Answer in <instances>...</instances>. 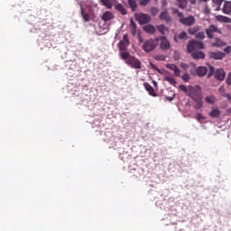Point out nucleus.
I'll list each match as a JSON object with an SVG mask.
<instances>
[{
  "mask_svg": "<svg viewBox=\"0 0 231 231\" xmlns=\"http://www.w3.org/2000/svg\"><path fill=\"white\" fill-rule=\"evenodd\" d=\"M156 60H165V58L163 56H157Z\"/></svg>",
  "mask_w": 231,
  "mask_h": 231,
  "instance_id": "nucleus-53",
  "label": "nucleus"
},
{
  "mask_svg": "<svg viewBox=\"0 0 231 231\" xmlns=\"http://www.w3.org/2000/svg\"><path fill=\"white\" fill-rule=\"evenodd\" d=\"M180 68H182V69L187 70L189 69V65L186 63H180Z\"/></svg>",
  "mask_w": 231,
  "mask_h": 231,
  "instance_id": "nucleus-47",
  "label": "nucleus"
},
{
  "mask_svg": "<svg viewBox=\"0 0 231 231\" xmlns=\"http://www.w3.org/2000/svg\"><path fill=\"white\" fill-rule=\"evenodd\" d=\"M181 79H182L183 81L189 82V80H190V76L188 73H186V74L181 76Z\"/></svg>",
  "mask_w": 231,
  "mask_h": 231,
  "instance_id": "nucleus-40",
  "label": "nucleus"
},
{
  "mask_svg": "<svg viewBox=\"0 0 231 231\" xmlns=\"http://www.w3.org/2000/svg\"><path fill=\"white\" fill-rule=\"evenodd\" d=\"M178 66H176V64H171V63H168L167 65H166V68L168 69H171V71H174V69H175V68H177Z\"/></svg>",
  "mask_w": 231,
  "mask_h": 231,
  "instance_id": "nucleus-39",
  "label": "nucleus"
},
{
  "mask_svg": "<svg viewBox=\"0 0 231 231\" xmlns=\"http://www.w3.org/2000/svg\"><path fill=\"white\" fill-rule=\"evenodd\" d=\"M200 1H202L203 3H207V1H208V0H200Z\"/></svg>",
  "mask_w": 231,
  "mask_h": 231,
  "instance_id": "nucleus-57",
  "label": "nucleus"
},
{
  "mask_svg": "<svg viewBox=\"0 0 231 231\" xmlns=\"http://www.w3.org/2000/svg\"><path fill=\"white\" fill-rule=\"evenodd\" d=\"M145 88L149 95H151V97H157L156 92H154V88H152V86L147 84Z\"/></svg>",
  "mask_w": 231,
  "mask_h": 231,
  "instance_id": "nucleus-26",
  "label": "nucleus"
},
{
  "mask_svg": "<svg viewBox=\"0 0 231 231\" xmlns=\"http://www.w3.org/2000/svg\"><path fill=\"white\" fill-rule=\"evenodd\" d=\"M113 1L115 0H100V3L110 10V8H113Z\"/></svg>",
  "mask_w": 231,
  "mask_h": 231,
  "instance_id": "nucleus-22",
  "label": "nucleus"
},
{
  "mask_svg": "<svg viewBox=\"0 0 231 231\" xmlns=\"http://www.w3.org/2000/svg\"><path fill=\"white\" fill-rule=\"evenodd\" d=\"M160 41V50L162 51H167V50H171V42L167 39L165 36H160L159 38Z\"/></svg>",
  "mask_w": 231,
  "mask_h": 231,
  "instance_id": "nucleus-7",
  "label": "nucleus"
},
{
  "mask_svg": "<svg viewBox=\"0 0 231 231\" xmlns=\"http://www.w3.org/2000/svg\"><path fill=\"white\" fill-rule=\"evenodd\" d=\"M174 60H180V52L176 51L173 54Z\"/></svg>",
  "mask_w": 231,
  "mask_h": 231,
  "instance_id": "nucleus-44",
  "label": "nucleus"
},
{
  "mask_svg": "<svg viewBox=\"0 0 231 231\" xmlns=\"http://www.w3.org/2000/svg\"><path fill=\"white\" fill-rule=\"evenodd\" d=\"M208 71V69L207 67L199 66L196 69V73L198 77H205L207 75V72Z\"/></svg>",
  "mask_w": 231,
  "mask_h": 231,
  "instance_id": "nucleus-14",
  "label": "nucleus"
},
{
  "mask_svg": "<svg viewBox=\"0 0 231 231\" xmlns=\"http://www.w3.org/2000/svg\"><path fill=\"white\" fill-rule=\"evenodd\" d=\"M222 97H224V98H227V100H231V97L230 94L225 92L224 94H222Z\"/></svg>",
  "mask_w": 231,
  "mask_h": 231,
  "instance_id": "nucleus-46",
  "label": "nucleus"
},
{
  "mask_svg": "<svg viewBox=\"0 0 231 231\" xmlns=\"http://www.w3.org/2000/svg\"><path fill=\"white\" fill-rule=\"evenodd\" d=\"M213 3L215 5H221V3H223V0H213Z\"/></svg>",
  "mask_w": 231,
  "mask_h": 231,
  "instance_id": "nucleus-52",
  "label": "nucleus"
},
{
  "mask_svg": "<svg viewBox=\"0 0 231 231\" xmlns=\"http://www.w3.org/2000/svg\"><path fill=\"white\" fill-rule=\"evenodd\" d=\"M191 57L194 60H199L200 59H205V52L201 51H195L191 52Z\"/></svg>",
  "mask_w": 231,
  "mask_h": 231,
  "instance_id": "nucleus-13",
  "label": "nucleus"
},
{
  "mask_svg": "<svg viewBox=\"0 0 231 231\" xmlns=\"http://www.w3.org/2000/svg\"><path fill=\"white\" fill-rule=\"evenodd\" d=\"M196 120H198V122H201V120H207V117L203 116L201 113H198L196 115Z\"/></svg>",
  "mask_w": 231,
  "mask_h": 231,
  "instance_id": "nucleus-35",
  "label": "nucleus"
},
{
  "mask_svg": "<svg viewBox=\"0 0 231 231\" xmlns=\"http://www.w3.org/2000/svg\"><path fill=\"white\" fill-rule=\"evenodd\" d=\"M171 10H172V14H177L180 19L183 17V13H180L178 9L171 8Z\"/></svg>",
  "mask_w": 231,
  "mask_h": 231,
  "instance_id": "nucleus-34",
  "label": "nucleus"
},
{
  "mask_svg": "<svg viewBox=\"0 0 231 231\" xmlns=\"http://www.w3.org/2000/svg\"><path fill=\"white\" fill-rule=\"evenodd\" d=\"M224 23H231V19L229 17L224 16Z\"/></svg>",
  "mask_w": 231,
  "mask_h": 231,
  "instance_id": "nucleus-50",
  "label": "nucleus"
},
{
  "mask_svg": "<svg viewBox=\"0 0 231 231\" xmlns=\"http://www.w3.org/2000/svg\"><path fill=\"white\" fill-rule=\"evenodd\" d=\"M214 33H219L221 35V30L217 26L211 24L206 29L208 39H214Z\"/></svg>",
  "mask_w": 231,
  "mask_h": 231,
  "instance_id": "nucleus-4",
  "label": "nucleus"
},
{
  "mask_svg": "<svg viewBox=\"0 0 231 231\" xmlns=\"http://www.w3.org/2000/svg\"><path fill=\"white\" fill-rule=\"evenodd\" d=\"M191 5H195L196 4V0H190Z\"/></svg>",
  "mask_w": 231,
  "mask_h": 231,
  "instance_id": "nucleus-54",
  "label": "nucleus"
},
{
  "mask_svg": "<svg viewBox=\"0 0 231 231\" xmlns=\"http://www.w3.org/2000/svg\"><path fill=\"white\" fill-rule=\"evenodd\" d=\"M157 30L162 35H165L166 33H169V29L165 25H163V24L157 25Z\"/></svg>",
  "mask_w": 231,
  "mask_h": 231,
  "instance_id": "nucleus-23",
  "label": "nucleus"
},
{
  "mask_svg": "<svg viewBox=\"0 0 231 231\" xmlns=\"http://www.w3.org/2000/svg\"><path fill=\"white\" fill-rule=\"evenodd\" d=\"M130 27L132 28V30H134V32H136V23H134V21H130Z\"/></svg>",
  "mask_w": 231,
  "mask_h": 231,
  "instance_id": "nucleus-41",
  "label": "nucleus"
},
{
  "mask_svg": "<svg viewBox=\"0 0 231 231\" xmlns=\"http://www.w3.org/2000/svg\"><path fill=\"white\" fill-rule=\"evenodd\" d=\"M128 5L130 6L132 12H136L137 5L134 0H128Z\"/></svg>",
  "mask_w": 231,
  "mask_h": 231,
  "instance_id": "nucleus-27",
  "label": "nucleus"
},
{
  "mask_svg": "<svg viewBox=\"0 0 231 231\" xmlns=\"http://www.w3.org/2000/svg\"><path fill=\"white\" fill-rule=\"evenodd\" d=\"M220 116H221V110H219V108H213L208 113V116H210V118H219Z\"/></svg>",
  "mask_w": 231,
  "mask_h": 231,
  "instance_id": "nucleus-16",
  "label": "nucleus"
},
{
  "mask_svg": "<svg viewBox=\"0 0 231 231\" xmlns=\"http://www.w3.org/2000/svg\"><path fill=\"white\" fill-rule=\"evenodd\" d=\"M226 83L227 84V86H231V72L228 73V75L226 79Z\"/></svg>",
  "mask_w": 231,
  "mask_h": 231,
  "instance_id": "nucleus-42",
  "label": "nucleus"
},
{
  "mask_svg": "<svg viewBox=\"0 0 231 231\" xmlns=\"http://www.w3.org/2000/svg\"><path fill=\"white\" fill-rule=\"evenodd\" d=\"M120 57L123 60H125V64L134 68V69H142V62L140 60L135 58L134 56H131V54L127 51H121Z\"/></svg>",
  "mask_w": 231,
  "mask_h": 231,
  "instance_id": "nucleus-1",
  "label": "nucleus"
},
{
  "mask_svg": "<svg viewBox=\"0 0 231 231\" xmlns=\"http://www.w3.org/2000/svg\"><path fill=\"white\" fill-rule=\"evenodd\" d=\"M219 93H221V95H223L225 93V86H221L218 89Z\"/></svg>",
  "mask_w": 231,
  "mask_h": 231,
  "instance_id": "nucleus-49",
  "label": "nucleus"
},
{
  "mask_svg": "<svg viewBox=\"0 0 231 231\" xmlns=\"http://www.w3.org/2000/svg\"><path fill=\"white\" fill-rule=\"evenodd\" d=\"M198 32H199V26L191 27L188 30V32L189 33V35H196V33H198Z\"/></svg>",
  "mask_w": 231,
  "mask_h": 231,
  "instance_id": "nucleus-29",
  "label": "nucleus"
},
{
  "mask_svg": "<svg viewBox=\"0 0 231 231\" xmlns=\"http://www.w3.org/2000/svg\"><path fill=\"white\" fill-rule=\"evenodd\" d=\"M130 44L131 42H129V35L124 34L123 40H121L118 43V49L120 51H125L127 48H129Z\"/></svg>",
  "mask_w": 231,
  "mask_h": 231,
  "instance_id": "nucleus-5",
  "label": "nucleus"
},
{
  "mask_svg": "<svg viewBox=\"0 0 231 231\" xmlns=\"http://www.w3.org/2000/svg\"><path fill=\"white\" fill-rule=\"evenodd\" d=\"M194 102H196L194 108L195 109H201L203 107V97H197L196 99H193Z\"/></svg>",
  "mask_w": 231,
  "mask_h": 231,
  "instance_id": "nucleus-20",
  "label": "nucleus"
},
{
  "mask_svg": "<svg viewBox=\"0 0 231 231\" xmlns=\"http://www.w3.org/2000/svg\"><path fill=\"white\" fill-rule=\"evenodd\" d=\"M216 19H217L219 23H224L225 16H223V15H217V16H216Z\"/></svg>",
  "mask_w": 231,
  "mask_h": 231,
  "instance_id": "nucleus-45",
  "label": "nucleus"
},
{
  "mask_svg": "<svg viewBox=\"0 0 231 231\" xmlns=\"http://www.w3.org/2000/svg\"><path fill=\"white\" fill-rule=\"evenodd\" d=\"M195 46L198 50H203L205 48V44H203V42L195 41Z\"/></svg>",
  "mask_w": 231,
  "mask_h": 231,
  "instance_id": "nucleus-31",
  "label": "nucleus"
},
{
  "mask_svg": "<svg viewBox=\"0 0 231 231\" xmlns=\"http://www.w3.org/2000/svg\"><path fill=\"white\" fill-rule=\"evenodd\" d=\"M143 30L146 32V33H155L156 32V29L154 28V26L148 24L146 26L143 27Z\"/></svg>",
  "mask_w": 231,
  "mask_h": 231,
  "instance_id": "nucleus-24",
  "label": "nucleus"
},
{
  "mask_svg": "<svg viewBox=\"0 0 231 231\" xmlns=\"http://www.w3.org/2000/svg\"><path fill=\"white\" fill-rule=\"evenodd\" d=\"M167 99L170 100V102H171V101L174 100V97H167Z\"/></svg>",
  "mask_w": 231,
  "mask_h": 231,
  "instance_id": "nucleus-55",
  "label": "nucleus"
},
{
  "mask_svg": "<svg viewBox=\"0 0 231 231\" xmlns=\"http://www.w3.org/2000/svg\"><path fill=\"white\" fill-rule=\"evenodd\" d=\"M177 3L179 5V8H181V10H185L189 2L187 0H177Z\"/></svg>",
  "mask_w": 231,
  "mask_h": 231,
  "instance_id": "nucleus-25",
  "label": "nucleus"
},
{
  "mask_svg": "<svg viewBox=\"0 0 231 231\" xmlns=\"http://www.w3.org/2000/svg\"><path fill=\"white\" fill-rule=\"evenodd\" d=\"M135 19L139 22V24H147L148 23H151V16L143 13L136 14Z\"/></svg>",
  "mask_w": 231,
  "mask_h": 231,
  "instance_id": "nucleus-6",
  "label": "nucleus"
},
{
  "mask_svg": "<svg viewBox=\"0 0 231 231\" xmlns=\"http://www.w3.org/2000/svg\"><path fill=\"white\" fill-rule=\"evenodd\" d=\"M205 100L208 104H211V105L216 104V97L214 96H207Z\"/></svg>",
  "mask_w": 231,
  "mask_h": 231,
  "instance_id": "nucleus-28",
  "label": "nucleus"
},
{
  "mask_svg": "<svg viewBox=\"0 0 231 231\" xmlns=\"http://www.w3.org/2000/svg\"><path fill=\"white\" fill-rule=\"evenodd\" d=\"M195 37L197 39H199V41H203V39H205V32H199L195 34Z\"/></svg>",
  "mask_w": 231,
  "mask_h": 231,
  "instance_id": "nucleus-33",
  "label": "nucleus"
},
{
  "mask_svg": "<svg viewBox=\"0 0 231 231\" xmlns=\"http://www.w3.org/2000/svg\"><path fill=\"white\" fill-rule=\"evenodd\" d=\"M224 51H226V53H230L231 51V47L227 46L226 48L224 49Z\"/></svg>",
  "mask_w": 231,
  "mask_h": 231,
  "instance_id": "nucleus-51",
  "label": "nucleus"
},
{
  "mask_svg": "<svg viewBox=\"0 0 231 231\" xmlns=\"http://www.w3.org/2000/svg\"><path fill=\"white\" fill-rule=\"evenodd\" d=\"M139 41H140L141 42H143V39H142V38H139Z\"/></svg>",
  "mask_w": 231,
  "mask_h": 231,
  "instance_id": "nucleus-56",
  "label": "nucleus"
},
{
  "mask_svg": "<svg viewBox=\"0 0 231 231\" xmlns=\"http://www.w3.org/2000/svg\"><path fill=\"white\" fill-rule=\"evenodd\" d=\"M150 66L153 69H156V71H158L160 73V69H158V67L154 64H152V62L150 63Z\"/></svg>",
  "mask_w": 231,
  "mask_h": 231,
  "instance_id": "nucleus-48",
  "label": "nucleus"
},
{
  "mask_svg": "<svg viewBox=\"0 0 231 231\" xmlns=\"http://www.w3.org/2000/svg\"><path fill=\"white\" fill-rule=\"evenodd\" d=\"M179 22L180 24H183L184 26H192L193 24H196V18L194 16L189 15L188 17H180Z\"/></svg>",
  "mask_w": 231,
  "mask_h": 231,
  "instance_id": "nucleus-8",
  "label": "nucleus"
},
{
  "mask_svg": "<svg viewBox=\"0 0 231 231\" xmlns=\"http://www.w3.org/2000/svg\"><path fill=\"white\" fill-rule=\"evenodd\" d=\"M212 46H214L215 48H221L225 46V42L219 38H215V42L212 43Z\"/></svg>",
  "mask_w": 231,
  "mask_h": 231,
  "instance_id": "nucleus-21",
  "label": "nucleus"
},
{
  "mask_svg": "<svg viewBox=\"0 0 231 231\" xmlns=\"http://www.w3.org/2000/svg\"><path fill=\"white\" fill-rule=\"evenodd\" d=\"M81 15H82V18L85 21V23L89 22V14H84V9L83 8H81Z\"/></svg>",
  "mask_w": 231,
  "mask_h": 231,
  "instance_id": "nucleus-32",
  "label": "nucleus"
},
{
  "mask_svg": "<svg viewBox=\"0 0 231 231\" xmlns=\"http://www.w3.org/2000/svg\"><path fill=\"white\" fill-rule=\"evenodd\" d=\"M160 38L150 39L143 44L142 48L145 53H151V51H154L158 48Z\"/></svg>",
  "mask_w": 231,
  "mask_h": 231,
  "instance_id": "nucleus-2",
  "label": "nucleus"
},
{
  "mask_svg": "<svg viewBox=\"0 0 231 231\" xmlns=\"http://www.w3.org/2000/svg\"><path fill=\"white\" fill-rule=\"evenodd\" d=\"M189 37L187 36V32L185 31L181 32L180 34H175L173 37L174 42H180V41H187Z\"/></svg>",
  "mask_w": 231,
  "mask_h": 231,
  "instance_id": "nucleus-11",
  "label": "nucleus"
},
{
  "mask_svg": "<svg viewBox=\"0 0 231 231\" xmlns=\"http://www.w3.org/2000/svg\"><path fill=\"white\" fill-rule=\"evenodd\" d=\"M208 57L215 60H222V59H225V53L210 51L208 52Z\"/></svg>",
  "mask_w": 231,
  "mask_h": 231,
  "instance_id": "nucleus-10",
  "label": "nucleus"
},
{
  "mask_svg": "<svg viewBox=\"0 0 231 231\" xmlns=\"http://www.w3.org/2000/svg\"><path fill=\"white\" fill-rule=\"evenodd\" d=\"M151 3V0H140L139 5L141 6H147Z\"/></svg>",
  "mask_w": 231,
  "mask_h": 231,
  "instance_id": "nucleus-37",
  "label": "nucleus"
},
{
  "mask_svg": "<svg viewBox=\"0 0 231 231\" xmlns=\"http://www.w3.org/2000/svg\"><path fill=\"white\" fill-rule=\"evenodd\" d=\"M196 40L190 41L187 45V51L188 53H193V51H196Z\"/></svg>",
  "mask_w": 231,
  "mask_h": 231,
  "instance_id": "nucleus-17",
  "label": "nucleus"
},
{
  "mask_svg": "<svg viewBox=\"0 0 231 231\" xmlns=\"http://www.w3.org/2000/svg\"><path fill=\"white\" fill-rule=\"evenodd\" d=\"M160 10L158 9V7H152L151 8V14L152 15H158Z\"/></svg>",
  "mask_w": 231,
  "mask_h": 231,
  "instance_id": "nucleus-36",
  "label": "nucleus"
},
{
  "mask_svg": "<svg viewBox=\"0 0 231 231\" xmlns=\"http://www.w3.org/2000/svg\"><path fill=\"white\" fill-rule=\"evenodd\" d=\"M173 72H174L175 77H180V75L181 73V71L180 70V69H178V67H176L174 69Z\"/></svg>",
  "mask_w": 231,
  "mask_h": 231,
  "instance_id": "nucleus-43",
  "label": "nucleus"
},
{
  "mask_svg": "<svg viewBox=\"0 0 231 231\" xmlns=\"http://www.w3.org/2000/svg\"><path fill=\"white\" fill-rule=\"evenodd\" d=\"M160 21H164V23H171L172 21V18H171V15H169V13L167 11L162 12L159 15Z\"/></svg>",
  "mask_w": 231,
  "mask_h": 231,
  "instance_id": "nucleus-12",
  "label": "nucleus"
},
{
  "mask_svg": "<svg viewBox=\"0 0 231 231\" xmlns=\"http://www.w3.org/2000/svg\"><path fill=\"white\" fill-rule=\"evenodd\" d=\"M188 97H190L192 100H196V98H200L202 96L201 92H199L194 87H189Z\"/></svg>",
  "mask_w": 231,
  "mask_h": 231,
  "instance_id": "nucleus-9",
  "label": "nucleus"
},
{
  "mask_svg": "<svg viewBox=\"0 0 231 231\" xmlns=\"http://www.w3.org/2000/svg\"><path fill=\"white\" fill-rule=\"evenodd\" d=\"M222 12H223V14H226L227 15H230V13H231V3L230 2H226L224 4Z\"/></svg>",
  "mask_w": 231,
  "mask_h": 231,
  "instance_id": "nucleus-19",
  "label": "nucleus"
},
{
  "mask_svg": "<svg viewBox=\"0 0 231 231\" xmlns=\"http://www.w3.org/2000/svg\"><path fill=\"white\" fill-rule=\"evenodd\" d=\"M115 18V15H113V13L109 12V11H106L102 15V19L103 21H105L106 23L107 21H111V19H114Z\"/></svg>",
  "mask_w": 231,
  "mask_h": 231,
  "instance_id": "nucleus-18",
  "label": "nucleus"
},
{
  "mask_svg": "<svg viewBox=\"0 0 231 231\" xmlns=\"http://www.w3.org/2000/svg\"><path fill=\"white\" fill-rule=\"evenodd\" d=\"M180 91H183L184 93H186V95H189V88H187V86L180 85Z\"/></svg>",
  "mask_w": 231,
  "mask_h": 231,
  "instance_id": "nucleus-38",
  "label": "nucleus"
},
{
  "mask_svg": "<svg viewBox=\"0 0 231 231\" xmlns=\"http://www.w3.org/2000/svg\"><path fill=\"white\" fill-rule=\"evenodd\" d=\"M164 80H166V82H169V84H171V86H176V79H174V78L165 76Z\"/></svg>",
  "mask_w": 231,
  "mask_h": 231,
  "instance_id": "nucleus-30",
  "label": "nucleus"
},
{
  "mask_svg": "<svg viewBox=\"0 0 231 231\" xmlns=\"http://www.w3.org/2000/svg\"><path fill=\"white\" fill-rule=\"evenodd\" d=\"M115 9L117 10V12H120V14H122V15L127 14V10H125V7L122 4L116 3Z\"/></svg>",
  "mask_w": 231,
  "mask_h": 231,
  "instance_id": "nucleus-15",
  "label": "nucleus"
},
{
  "mask_svg": "<svg viewBox=\"0 0 231 231\" xmlns=\"http://www.w3.org/2000/svg\"><path fill=\"white\" fill-rule=\"evenodd\" d=\"M208 69H209L208 74V79H210V77L214 75L215 79L217 80H219V82H223V80H225V77H226V72H225V69H217L214 72V67L210 65L208 67Z\"/></svg>",
  "mask_w": 231,
  "mask_h": 231,
  "instance_id": "nucleus-3",
  "label": "nucleus"
}]
</instances>
